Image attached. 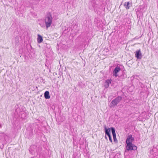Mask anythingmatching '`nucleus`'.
<instances>
[{"mask_svg": "<svg viewBox=\"0 0 158 158\" xmlns=\"http://www.w3.org/2000/svg\"><path fill=\"white\" fill-rule=\"evenodd\" d=\"M111 79L109 80H108L107 81H106V82L108 84V85H107L108 86H109V84L111 83Z\"/></svg>", "mask_w": 158, "mask_h": 158, "instance_id": "ddd939ff", "label": "nucleus"}, {"mask_svg": "<svg viewBox=\"0 0 158 158\" xmlns=\"http://www.w3.org/2000/svg\"><path fill=\"white\" fill-rule=\"evenodd\" d=\"M43 41L42 37L40 35H38L37 42L38 43H40Z\"/></svg>", "mask_w": 158, "mask_h": 158, "instance_id": "1a4fd4ad", "label": "nucleus"}, {"mask_svg": "<svg viewBox=\"0 0 158 158\" xmlns=\"http://www.w3.org/2000/svg\"><path fill=\"white\" fill-rule=\"evenodd\" d=\"M121 70L120 67L118 66H117L114 69L113 74V76H115V77H117L118 76L117 73Z\"/></svg>", "mask_w": 158, "mask_h": 158, "instance_id": "39448f33", "label": "nucleus"}, {"mask_svg": "<svg viewBox=\"0 0 158 158\" xmlns=\"http://www.w3.org/2000/svg\"><path fill=\"white\" fill-rule=\"evenodd\" d=\"M130 4L129 2H126L124 4V6L125 8L127 9H128L130 7Z\"/></svg>", "mask_w": 158, "mask_h": 158, "instance_id": "9b49d317", "label": "nucleus"}, {"mask_svg": "<svg viewBox=\"0 0 158 158\" xmlns=\"http://www.w3.org/2000/svg\"><path fill=\"white\" fill-rule=\"evenodd\" d=\"M44 96L46 99H49L50 97L49 95V93L48 91H46L44 93Z\"/></svg>", "mask_w": 158, "mask_h": 158, "instance_id": "9d476101", "label": "nucleus"}, {"mask_svg": "<svg viewBox=\"0 0 158 158\" xmlns=\"http://www.w3.org/2000/svg\"><path fill=\"white\" fill-rule=\"evenodd\" d=\"M122 99L121 96H118L113 99L110 104V107L111 108H114L118 104Z\"/></svg>", "mask_w": 158, "mask_h": 158, "instance_id": "f03ea898", "label": "nucleus"}, {"mask_svg": "<svg viewBox=\"0 0 158 158\" xmlns=\"http://www.w3.org/2000/svg\"><path fill=\"white\" fill-rule=\"evenodd\" d=\"M105 137L106 139H107V137L106 136H105Z\"/></svg>", "mask_w": 158, "mask_h": 158, "instance_id": "2eb2a0df", "label": "nucleus"}, {"mask_svg": "<svg viewBox=\"0 0 158 158\" xmlns=\"http://www.w3.org/2000/svg\"><path fill=\"white\" fill-rule=\"evenodd\" d=\"M110 129L111 130L112 133L113 135V138L114 140V141H115V140L116 139V135L115 133V129L113 127H111L110 128Z\"/></svg>", "mask_w": 158, "mask_h": 158, "instance_id": "0eeeda50", "label": "nucleus"}, {"mask_svg": "<svg viewBox=\"0 0 158 158\" xmlns=\"http://www.w3.org/2000/svg\"><path fill=\"white\" fill-rule=\"evenodd\" d=\"M104 129L105 130V133L106 135H107L108 136L110 135V128H107L106 126L104 127Z\"/></svg>", "mask_w": 158, "mask_h": 158, "instance_id": "6e6552de", "label": "nucleus"}, {"mask_svg": "<svg viewBox=\"0 0 158 158\" xmlns=\"http://www.w3.org/2000/svg\"><path fill=\"white\" fill-rule=\"evenodd\" d=\"M134 140L131 135H128L126 140V143L127 144L132 143V141Z\"/></svg>", "mask_w": 158, "mask_h": 158, "instance_id": "20e7f679", "label": "nucleus"}, {"mask_svg": "<svg viewBox=\"0 0 158 158\" xmlns=\"http://www.w3.org/2000/svg\"><path fill=\"white\" fill-rule=\"evenodd\" d=\"M15 42L16 43H18L19 42V38L18 37H16L15 38Z\"/></svg>", "mask_w": 158, "mask_h": 158, "instance_id": "f8f14e48", "label": "nucleus"}, {"mask_svg": "<svg viewBox=\"0 0 158 158\" xmlns=\"http://www.w3.org/2000/svg\"><path fill=\"white\" fill-rule=\"evenodd\" d=\"M126 149L128 151L135 150L137 149V148L136 146L132 144V143H131L127 144L126 146Z\"/></svg>", "mask_w": 158, "mask_h": 158, "instance_id": "7ed1b4c3", "label": "nucleus"}, {"mask_svg": "<svg viewBox=\"0 0 158 158\" xmlns=\"http://www.w3.org/2000/svg\"><path fill=\"white\" fill-rule=\"evenodd\" d=\"M52 17L51 13H48L44 19L45 26L47 28L50 27L52 22Z\"/></svg>", "mask_w": 158, "mask_h": 158, "instance_id": "f257e3e1", "label": "nucleus"}, {"mask_svg": "<svg viewBox=\"0 0 158 158\" xmlns=\"http://www.w3.org/2000/svg\"><path fill=\"white\" fill-rule=\"evenodd\" d=\"M135 56L137 59H141L142 57V54L140 49L138 50L135 52Z\"/></svg>", "mask_w": 158, "mask_h": 158, "instance_id": "423d86ee", "label": "nucleus"}, {"mask_svg": "<svg viewBox=\"0 0 158 158\" xmlns=\"http://www.w3.org/2000/svg\"><path fill=\"white\" fill-rule=\"evenodd\" d=\"M108 136L109 137V140L111 142H112V139H111V135Z\"/></svg>", "mask_w": 158, "mask_h": 158, "instance_id": "4468645a", "label": "nucleus"}]
</instances>
